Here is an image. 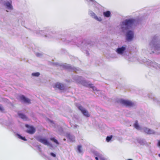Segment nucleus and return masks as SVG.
Masks as SVG:
<instances>
[{
	"label": "nucleus",
	"instance_id": "obj_1",
	"mask_svg": "<svg viewBox=\"0 0 160 160\" xmlns=\"http://www.w3.org/2000/svg\"><path fill=\"white\" fill-rule=\"evenodd\" d=\"M135 22L134 19H126L122 22V24L123 25L127 27H131L133 25Z\"/></svg>",
	"mask_w": 160,
	"mask_h": 160
},
{
	"label": "nucleus",
	"instance_id": "obj_2",
	"mask_svg": "<svg viewBox=\"0 0 160 160\" xmlns=\"http://www.w3.org/2000/svg\"><path fill=\"white\" fill-rule=\"evenodd\" d=\"M120 102L126 107H131L134 105L133 103L129 100L122 99L120 100Z\"/></svg>",
	"mask_w": 160,
	"mask_h": 160
},
{
	"label": "nucleus",
	"instance_id": "obj_3",
	"mask_svg": "<svg viewBox=\"0 0 160 160\" xmlns=\"http://www.w3.org/2000/svg\"><path fill=\"white\" fill-rule=\"evenodd\" d=\"M79 109L81 111L83 114L87 117H89L90 114L88 111L84 108L82 106H79L78 107Z\"/></svg>",
	"mask_w": 160,
	"mask_h": 160
},
{
	"label": "nucleus",
	"instance_id": "obj_4",
	"mask_svg": "<svg viewBox=\"0 0 160 160\" xmlns=\"http://www.w3.org/2000/svg\"><path fill=\"white\" fill-rule=\"evenodd\" d=\"M26 127L28 128V129L27 130L26 132L29 134H32L35 133L36 130L32 126H29L28 124H26Z\"/></svg>",
	"mask_w": 160,
	"mask_h": 160
},
{
	"label": "nucleus",
	"instance_id": "obj_5",
	"mask_svg": "<svg viewBox=\"0 0 160 160\" xmlns=\"http://www.w3.org/2000/svg\"><path fill=\"white\" fill-rule=\"evenodd\" d=\"M37 139L38 141L44 145H48L49 144V142L45 138L38 137L37 138Z\"/></svg>",
	"mask_w": 160,
	"mask_h": 160
},
{
	"label": "nucleus",
	"instance_id": "obj_6",
	"mask_svg": "<svg viewBox=\"0 0 160 160\" xmlns=\"http://www.w3.org/2000/svg\"><path fill=\"white\" fill-rule=\"evenodd\" d=\"M55 88H57L60 90H64L65 89V87L63 84L58 82L55 83L53 86Z\"/></svg>",
	"mask_w": 160,
	"mask_h": 160
},
{
	"label": "nucleus",
	"instance_id": "obj_7",
	"mask_svg": "<svg viewBox=\"0 0 160 160\" xmlns=\"http://www.w3.org/2000/svg\"><path fill=\"white\" fill-rule=\"evenodd\" d=\"M133 37V33L131 31H128L126 34L127 40L129 41L131 40Z\"/></svg>",
	"mask_w": 160,
	"mask_h": 160
},
{
	"label": "nucleus",
	"instance_id": "obj_8",
	"mask_svg": "<svg viewBox=\"0 0 160 160\" xmlns=\"http://www.w3.org/2000/svg\"><path fill=\"white\" fill-rule=\"evenodd\" d=\"M20 99L24 102L29 104L31 103L30 100L28 98H26L24 95H22L20 96Z\"/></svg>",
	"mask_w": 160,
	"mask_h": 160
},
{
	"label": "nucleus",
	"instance_id": "obj_9",
	"mask_svg": "<svg viewBox=\"0 0 160 160\" xmlns=\"http://www.w3.org/2000/svg\"><path fill=\"white\" fill-rule=\"evenodd\" d=\"M66 137L69 140L70 142H75V138L74 136L70 134H67L66 135Z\"/></svg>",
	"mask_w": 160,
	"mask_h": 160
},
{
	"label": "nucleus",
	"instance_id": "obj_10",
	"mask_svg": "<svg viewBox=\"0 0 160 160\" xmlns=\"http://www.w3.org/2000/svg\"><path fill=\"white\" fill-rule=\"evenodd\" d=\"M126 49L125 47H122L121 48H118L117 50V52L119 54H122Z\"/></svg>",
	"mask_w": 160,
	"mask_h": 160
},
{
	"label": "nucleus",
	"instance_id": "obj_11",
	"mask_svg": "<svg viewBox=\"0 0 160 160\" xmlns=\"http://www.w3.org/2000/svg\"><path fill=\"white\" fill-rule=\"evenodd\" d=\"M12 4V1H10V2H7L5 3L6 6L9 9H12V7L11 5Z\"/></svg>",
	"mask_w": 160,
	"mask_h": 160
},
{
	"label": "nucleus",
	"instance_id": "obj_12",
	"mask_svg": "<svg viewBox=\"0 0 160 160\" xmlns=\"http://www.w3.org/2000/svg\"><path fill=\"white\" fill-rule=\"evenodd\" d=\"M18 115L21 118L24 120H26L28 119V118L26 116L22 113H18Z\"/></svg>",
	"mask_w": 160,
	"mask_h": 160
},
{
	"label": "nucleus",
	"instance_id": "obj_13",
	"mask_svg": "<svg viewBox=\"0 0 160 160\" xmlns=\"http://www.w3.org/2000/svg\"><path fill=\"white\" fill-rule=\"evenodd\" d=\"M103 15L106 17H109L110 16L111 12L109 11H108L106 12H103Z\"/></svg>",
	"mask_w": 160,
	"mask_h": 160
},
{
	"label": "nucleus",
	"instance_id": "obj_14",
	"mask_svg": "<svg viewBox=\"0 0 160 160\" xmlns=\"http://www.w3.org/2000/svg\"><path fill=\"white\" fill-rule=\"evenodd\" d=\"M134 128L138 130H139L140 129V127L138 123V121H136L135 122V123L134 124Z\"/></svg>",
	"mask_w": 160,
	"mask_h": 160
},
{
	"label": "nucleus",
	"instance_id": "obj_15",
	"mask_svg": "<svg viewBox=\"0 0 160 160\" xmlns=\"http://www.w3.org/2000/svg\"><path fill=\"white\" fill-rule=\"evenodd\" d=\"M93 16H94V18L95 19L99 21H102V19L100 17L98 18L94 13H93Z\"/></svg>",
	"mask_w": 160,
	"mask_h": 160
},
{
	"label": "nucleus",
	"instance_id": "obj_16",
	"mask_svg": "<svg viewBox=\"0 0 160 160\" xmlns=\"http://www.w3.org/2000/svg\"><path fill=\"white\" fill-rule=\"evenodd\" d=\"M50 140L53 142H54L56 143V144L58 145L59 143L58 142V140L54 138H51L50 139Z\"/></svg>",
	"mask_w": 160,
	"mask_h": 160
},
{
	"label": "nucleus",
	"instance_id": "obj_17",
	"mask_svg": "<svg viewBox=\"0 0 160 160\" xmlns=\"http://www.w3.org/2000/svg\"><path fill=\"white\" fill-rule=\"evenodd\" d=\"M18 138L24 141H26L27 140V139L25 138L24 137H22L21 135L19 134H18Z\"/></svg>",
	"mask_w": 160,
	"mask_h": 160
},
{
	"label": "nucleus",
	"instance_id": "obj_18",
	"mask_svg": "<svg viewBox=\"0 0 160 160\" xmlns=\"http://www.w3.org/2000/svg\"><path fill=\"white\" fill-rule=\"evenodd\" d=\"M112 138V135H111L110 136H107L106 138V141L108 142H109L111 140Z\"/></svg>",
	"mask_w": 160,
	"mask_h": 160
},
{
	"label": "nucleus",
	"instance_id": "obj_19",
	"mask_svg": "<svg viewBox=\"0 0 160 160\" xmlns=\"http://www.w3.org/2000/svg\"><path fill=\"white\" fill-rule=\"evenodd\" d=\"M82 147L81 145H78V150L79 153H81L82 152Z\"/></svg>",
	"mask_w": 160,
	"mask_h": 160
},
{
	"label": "nucleus",
	"instance_id": "obj_20",
	"mask_svg": "<svg viewBox=\"0 0 160 160\" xmlns=\"http://www.w3.org/2000/svg\"><path fill=\"white\" fill-rule=\"evenodd\" d=\"M40 75V73L38 72H36L34 73H32V75L35 77H38Z\"/></svg>",
	"mask_w": 160,
	"mask_h": 160
},
{
	"label": "nucleus",
	"instance_id": "obj_21",
	"mask_svg": "<svg viewBox=\"0 0 160 160\" xmlns=\"http://www.w3.org/2000/svg\"><path fill=\"white\" fill-rule=\"evenodd\" d=\"M88 86L90 88H92L93 90H94V88H95L93 86V85L92 84H89Z\"/></svg>",
	"mask_w": 160,
	"mask_h": 160
},
{
	"label": "nucleus",
	"instance_id": "obj_22",
	"mask_svg": "<svg viewBox=\"0 0 160 160\" xmlns=\"http://www.w3.org/2000/svg\"><path fill=\"white\" fill-rule=\"evenodd\" d=\"M4 110V109L2 107V105H0V111L3 112Z\"/></svg>",
	"mask_w": 160,
	"mask_h": 160
},
{
	"label": "nucleus",
	"instance_id": "obj_23",
	"mask_svg": "<svg viewBox=\"0 0 160 160\" xmlns=\"http://www.w3.org/2000/svg\"><path fill=\"white\" fill-rule=\"evenodd\" d=\"M50 155L52 157H56V155L53 152H51L50 153Z\"/></svg>",
	"mask_w": 160,
	"mask_h": 160
},
{
	"label": "nucleus",
	"instance_id": "obj_24",
	"mask_svg": "<svg viewBox=\"0 0 160 160\" xmlns=\"http://www.w3.org/2000/svg\"><path fill=\"white\" fill-rule=\"evenodd\" d=\"M147 133L148 134H151L152 133V131L150 129H148V131Z\"/></svg>",
	"mask_w": 160,
	"mask_h": 160
},
{
	"label": "nucleus",
	"instance_id": "obj_25",
	"mask_svg": "<svg viewBox=\"0 0 160 160\" xmlns=\"http://www.w3.org/2000/svg\"><path fill=\"white\" fill-rule=\"evenodd\" d=\"M100 158V159L101 160H103V158H102L101 157V155H100L99 154L97 155Z\"/></svg>",
	"mask_w": 160,
	"mask_h": 160
},
{
	"label": "nucleus",
	"instance_id": "obj_26",
	"mask_svg": "<svg viewBox=\"0 0 160 160\" xmlns=\"http://www.w3.org/2000/svg\"><path fill=\"white\" fill-rule=\"evenodd\" d=\"M157 145L159 147H160V140H158V143L157 144Z\"/></svg>",
	"mask_w": 160,
	"mask_h": 160
},
{
	"label": "nucleus",
	"instance_id": "obj_27",
	"mask_svg": "<svg viewBox=\"0 0 160 160\" xmlns=\"http://www.w3.org/2000/svg\"><path fill=\"white\" fill-rule=\"evenodd\" d=\"M95 158L96 160H98V157H96Z\"/></svg>",
	"mask_w": 160,
	"mask_h": 160
},
{
	"label": "nucleus",
	"instance_id": "obj_28",
	"mask_svg": "<svg viewBox=\"0 0 160 160\" xmlns=\"http://www.w3.org/2000/svg\"><path fill=\"white\" fill-rule=\"evenodd\" d=\"M39 53H38L37 54V56H39Z\"/></svg>",
	"mask_w": 160,
	"mask_h": 160
},
{
	"label": "nucleus",
	"instance_id": "obj_29",
	"mask_svg": "<svg viewBox=\"0 0 160 160\" xmlns=\"http://www.w3.org/2000/svg\"><path fill=\"white\" fill-rule=\"evenodd\" d=\"M63 140H64V141H65L66 140V139L64 138V139H63Z\"/></svg>",
	"mask_w": 160,
	"mask_h": 160
},
{
	"label": "nucleus",
	"instance_id": "obj_30",
	"mask_svg": "<svg viewBox=\"0 0 160 160\" xmlns=\"http://www.w3.org/2000/svg\"><path fill=\"white\" fill-rule=\"evenodd\" d=\"M158 156L160 157V153L158 154Z\"/></svg>",
	"mask_w": 160,
	"mask_h": 160
},
{
	"label": "nucleus",
	"instance_id": "obj_31",
	"mask_svg": "<svg viewBox=\"0 0 160 160\" xmlns=\"http://www.w3.org/2000/svg\"><path fill=\"white\" fill-rule=\"evenodd\" d=\"M132 160V159H128V160Z\"/></svg>",
	"mask_w": 160,
	"mask_h": 160
}]
</instances>
